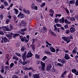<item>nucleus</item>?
<instances>
[{
  "instance_id": "1",
  "label": "nucleus",
  "mask_w": 78,
  "mask_h": 78,
  "mask_svg": "<svg viewBox=\"0 0 78 78\" xmlns=\"http://www.w3.org/2000/svg\"><path fill=\"white\" fill-rule=\"evenodd\" d=\"M62 39H63L64 41H66V43H69V42H70V39L66 37H62Z\"/></svg>"
},
{
  "instance_id": "2",
  "label": "nucleus",
  "mask_w": 78,
  "mask_h": 78,
  "mask_svg": "<svg viewBox=\"0 0 78 78\" xmlns=\"http://www.w3.org/2000/svg\"><path fill=\"white\" fill-rule=\"evenodd\" d=\"M26 55L27 51H25V52L22 55V58L23 61H25L27 58Z\"/></svg>"
},
{
  "instance_id": "3",
  "label": "nucleus",
  "mask_w": 78,
  "mask_h": 78,
  "mask_svg": "<svg viewBox=\"0 0 78 78\" xmlns=\"http://www.w3.org/2000/svg\"><path fill=\"white\" fill-rule=\"evenodd\" d=\"M73 27H71L70 28V32L71 33H73V32H75V28L76 27L74 25H72Z\"/></svg>"
},
{
  "instance_id": "4",
  "label": "nucleus",
  "mask_w": 78,
  "mask_h": 78,
  "mask_svg": "<svg viewBox=\"0 0 78 78\" xmlns=\"http://www.w3.org/2000/svg\"><path fill=\"white\" fill-rule=\"evenodd\" d=\"M18 18H24L25 17V16H24V14H23V13H22L21 12H20L19 14L17 16Z\"/></svg>"
},
{
  "instance_id": "5",
  "label": "nucleus",
  "mask_w": 78,
  "mask_h": 78,
  "mask_svg": "<svg viewBox=\"0 0 78 78\" xmlns=\"http://www.w3.org/2000/svg\"><path fill=\"white\" fill-rule=\"evenodd\" d=\"M51 68V65L50 64H49L46 66V70L49 72L50 70V69Z\"/></svg>"
},
{
  "instance_id": "6",
  "label": "nucleus",
  "mask_w": 78,
  "mask_h": 78,
  "mask_svg": "<svg viewBox=\"0 0 78 78\" xmlns=\"http://www.w3.org/2000/svg\"><path fill=\"white\" fill-rule=\"evenodd\" d=\"M41 66L42 67L43 71H45V63L44 62H43L42 61L41 62Z\"/></svg>"
},
{
  "instance_id": "7",
  "label": "nucleus",
  "mask_w": 78,
  "mask_h": 78,
  "mask_svg": "<svg viewBox=\"0 0 78 78\" xmlns=\"http://www.w3.org/2000/svg\"><path fill=\"white\" fill-rule=\"evenodd\" d=\"M64 58L66 60H68L71 58L69 56V54L66 53L65 54Z\"/></svg>"
},
{
  "instance_id": "8",
  "label": "nucleus",
  "mask_w": 78,
  "mask_h": 78,
  "mask_svg": "<svg viewBox=\"0 0 78 78\" xmlns=\"http://www.w3.org/2000/svg\"><path fill=\"white\" fill-rule=\"evenodd\" d=\"M21 25H22V26H23V27H26L27 25V22L23 21H21Z\"/></svg>"
},
{
  "instance_id": "9",
  "label": "nucleus",
  "mask_w": 78,
  "mask_h": 78,
  "mask_svg": "<svg viewBox=\"0 0 78 78\" xmlns=\"http://www.w3.org/2000/svg\"><path fill=\"white\" fill-rule=\"evenodd\" d=\"M33 56V54L30 51L28 53V54L27 55V58H31Z\"/></svg>"
},
{
  "instance_id": "10",
  "label": "nucleus",
  "mask_w": 78,
  "mask_h": 78,
  "mask_svg": "<svg viewBox=\"0 0 78 78\" xmlns=\"http://www.w3.org/2000/svg\"><path fill=\"white\" fill-rule=\"evenodd\" d=\"M27 29V28H25L24 29H22L21 30V32H20L21 34H22V35H25V32H24V31H25Z\"/></svg>"
},
{
  "instance_id": "11",
  "label": "nucleus",
  "mask_w": 78,
  "mask_h": 78,
  "mask_svg": "<svg viewBox=\"0 0 78 78\" xmlns=\"http://www.w3.org/2000/svg\"><path fill=\"white\" fill-rule=\"evenodd\" d=\"M2 40H3L5 42H8L9 41L8 39H7V38H6V37H2Z\"/></svg>"
},
{
  "instance_id": "12",
  "label": "nucleus",
  "mask_w": 78,
  "mask_h": 78,
  "mask_svg": "<svg viewBox=\"0 0 78 78\" xmlns=\"http://www.w3.org/2000/svg\"><path fill=\"white\" fill-rule=\"evenodd\" d=\"M54 31H55L56 32H59V29L58 28L56 27V25H54Z\"/></svg>"
},
{
  "instance_id": "13",
  "label": "nucleus",
  "mask_w": 78,
  "mask_h": 78,
  "mask_svg": "<svg viewBox=\"0 0 78 78\" xmlns=\"http://www.w3.org/2000/svg\"><path fill=\"white\" fill-rule=\"evenodd\" d=\"M20 37L22 42H24L25 40L26 39V38L25 37H23L22 36H20Z\"/></svg>"
},
{
  "instance_id": "14",
  "label": "nucleus",
  "mask_w": 78,
  "mask_h": 78,
  "mask_svg": "<svg viewBox=\"0 0 78 78\" xmlns=\"http://www.w3.org/2000/svg\"><path fill=\"white\" fill-rule=\"evenodd\" d=\"M50 50L51 52H53V53H55L56 51L55 50V48H53L52 47H51L50 48Z\"/></svg>"
},
{
  "instance_id": "15",
  "label": "nucleus",
  "mask_w": 78,
  "mask_h": 78,
  "mask_svg": "<svg viewBox=\"0 0 78 78\" xmlns=\"http://www.w3.org/2000/svg\"><path fill=\"white\" fill-rule=\"evenodd\" d=\"M3 30H4L5 31H11V29H10L9 28H7L6 27H2Z\"/></svg>"
},
{
  "instance_id": "16",
  "label": "nucleus",
  "mask_w": 78,
  "mask_h": 78,
  "mask_svg": "<svg viewBox=\"0 0 78 78\" xmlns=\"http://www.w3.org/2000/svg\"><path fill=\"white\" fill-rule=\"evenodd\" d=\"M75 0H72V1H69V6H70V4H72L73 5V4H75Z\"/></svg>"
},
{
  "instance_id": "17",
  "label": "nucleus",
  "mask_w": 78,
  "mask_h": 78,
  "mask_svg": "<svg viewBox=\"0 0 78 78\" xmlns=\"http://www.w3.org/2000/svg\"><path fill=\"white\" fill-rule=\"evenodd\" d=\"M33 77L34 78H40L39 74H35L33 75Z\"/></svg>"
},
{
  "instance_id": "18",
  "label": "nucleus",
  "mask_w": 78,
  "mask_h": 78,
  "mask_svg": "<svg viewBox=\"0 0 78 78\" xmlns=\"http://www.w3.org/2000/svg\"><path fill=\"white\" fill-rule=\"evenodd\" d=\"M59 22L61 23H64V17H62V19L59 20Z\"/></svg>"
},
{
  "instance_id": "19",
  "label": "nucleus",
  "mask_w": 78,
  "mask_h": 78,
  "mask_svg": "<svg viewBox=\"0 0 78 78\" xmlns=\"http://www.w3.org/2000/svg\"><path fill=\"white\" fill-rule=\"evenodd\" d=\"M10 34L11 35H10V34H7L6 35V36L8 37L9 39H11V37H12V36H11L13 35V34L12 33H11Z\"/></svg>"
},
{
  "instance_id": "20",
  "label": "nucleus",
  "mask_w": 78,
  "mask_h": 78,
  "mask_svg": "<svg viewBox=\"0 0 78 78\" xmlns=\"http://www.w3.org/2000/svg\"><path fill=\"white\" fill-rule=\"evenodd\" d=\"M57 61L60 62H61L62 64H64V61L62 60V59H57Z\"/></svg>"
},
{
  "instance_id": "21",
  "label": "nucleus",
  "mask_w": 78,
  "mask_h": 78,
  "mask_svg": "<svg viewBox=\"0 0 78 78\" xmlns=\"http://www.w3.org/2000/svg\"><path fill=\"white\" fill-rule=\"evenodd\" d=\"M23 11L25 12V13H26L27 14H30V12L29 10H26L25 9H24L23 10Z\"/></svg>"
},
{
  "instance_id": "22",
  "label": "nucleus",
  "mask_w": 78,
  "mask_h": 78,
  "mask_svg": "<svg viewBox=\"0 0 78 78\" xmlns=\"http://www.w3.org/2000/svg\"><path fill=\"white\" fill-rule=\"evenodd\" d=\"M65 23L70 25L71 23V22L67 20L66 19L65 20Z\"/></svg>"
},
{
  "instance_id": "23",
  "label": "nucleus",
  "mask_w": 78,
  "mask_h": 78,
  "mask_svg": "<svg viewBox=\"0 0 78 78\" xmlns=\"http://www.w3.org/2000/svg\"><path fill=\"white\" fill-rule=\"evenodd\" d=\"M50 33H51V35L53 36H56V34L53 32H52L51 30L50 31Z\"/></svg>"
},
{
  "instance_id": "24",
  "label": "nucleus",
  "mask_w": 78,
  "mask_h": 78,
  "mask_svg": "<svg viewBox=\"0 0 78 78\" xmlns=\"http://www.w3.org/2000/svg\"><path fill=\"white\" fill-rule=\"evenodd\" d=\"M20 32L19 31L17 34H15L14 35V36L15 37H16V36H19V34H20Z\"/></svg>"
},
{
  "instance_id": "25",
  "label": "nucleus",
  "mask_w": 78,
  "mask_h": 78,
  "mask_svg": "<svg viewBox=\"0 0 78 78\" xmlns=\"http://www.w3.org/2000/svg\"><path fill=\"white\" fill-rule=\"evenodd\" d=\"M13 10L15 11L16 14H18V13H19V11L18 10H17L16 9H14Z\"/></svg>"
},
{
  "instance_id": "26",
  "label": "nucleus",
  "mask_w": 78,
  "mask_h": 78,
  "mask_svg": "<svg viewBox=\"0 0 78 78\" xmlns=\"http://www.w3.org/2000/svg\"><path fill=\"white\" fill-rule=\"evenodd\" d=\"M32 49L33 51H34L35 50V45L34 44H33L32 45Z\"/></svg>"
},
{
  "instance_id": "27",
  "label": "nucleus",
  "mask_w": 78,
  "mask_h": 78,
  "mask_svg": "<svg viewBox=\"0 0 78 78\" xmlns=\"http://www.w3.org/2000/svg\"><path fill=\"white\" fill-rule=\"evenodd\" d=\"M4 4L5 6H9L8 3L7 2H4Z\"/></svg>"
},
{
  "instance_id": "28",
  "label": "nucleus",
  "mask_w": 78,
  "mask_h": 78,
  "mask_svg": "<svg viewBox=\"0 0 78 78\" xmlns=\"http://www.w3.org/2000/svg\"><path fill=\"white\" fill-rule=\"evenodd\" d=\"M70 20H73V21H75V18L73 17H70L69 19Z\"/></svg>"
},
{
  "instance_id": "29",
  "label": "nucleus",
  "mask_w": 78,
  "mask_h": 78,
  "mask_svg": "<svg viewBox=\"0 0 78 78\" xmlns=\"http://www.w3.org/2000/svg\"><path fill=\"white\" fill-rule=\"evenodd\" d=\"M66 73H67V71H65L62 73V77L63 78H64V75H65V74H66Z\"/></svg>"
},
{
  "instance_id": "30",
  "label": "nucleus",
  "mask_w": 78,
  "mask_h": 78,
  "mask_svg": "<svg viewBox=\"0 0 78 78\" xmlns=\"http://www.w3.org/2000/svg\"><path fill=\"white\" fill-rule=\"evenodd\" d=\"M49 12L50 13H51V14H54V11L52 9H50L49 10Z\"/></svg>"
},
{
  "instance_id": "31",
  "label": "nucleus",
  "mask_w": 78,
  "mask_h": 78,
  "mask_svg": "<svg viewBox=\"0 0 78 78\" xmlns=\"http://www.w3.org/2000/svg\"><path fill=\"white\" fill-rule=\"evenodd\" d=\"M14 4H11L10 5L7 9V10H9L10 9V8H12V5H13Z\"/></svg>"
},
{
  "instance_id": "32",
  "label": "nucleus",
  "mask_w": 78,
  "mask_h": 78,
  "mask_svg": "<svg viewBox=\"0 0 78 78\" xmlns=\"http://www.w3.org/2000/svg\"><path fill=\"white\" fill-rule=\"evenodd\" d=\"M12 58L13 59H16V61H19V59L17 58V57H16V56H13Z\"/></svg>"
},
{
  "instance_id": "33",
  "label": "nucleus",
  "mask_w": 78,
  "mask_h": 78,
  "mask_svg": "<svg viewBox=\"0 0 78 78\" xmlns=\"http://www.w3.org/2000/svg\"><path fill=\"white\" fill-rule=\"evenodd\" d=\"M76 71V69H72V72L73 73H75Z\"/></svg>"
},
{
  "instance_id": "34",
  "label": "nucleus",
  "mask_w": 78,
  "mask_h": 78,
  "mask_svg": "<svg viewBox=\"0 0 78 78\" xmlns=\"http://www.w3.org/2000/svg\"><path fill=\"white\" fill-rule=\"evenodd\" d=\"M46 4L45 3H43L41 5V8H43V7H44V6H45Z\"/></svg>"
},
{
  "instance_id": "35",
  "label": "nucleus",
  "mask_w": 78,
  "mask_h": 78,
  "mask_svg": "<svg viewBox=\"0 0 78 78\" xmlns=\"http://www.w3.org/2000/svg\"><path fill=\"white\" fill-rule=\"evenodd\" d=\"M56 25L58 27H61V25L59 23H56Z\"/></svg>"
},
{
  "instance_id": "36",
  "label": "nucleus",
  "mask_w": 78,
  "mask_h": 78,
  "mask_svg": "<svg viewBox=\"0 0 78 78\" xmlns=\"http://www.w3.org/2000/svg\"><path fill=\"white\" fill-rule=\"evenodd\" d=\"M10 21V20H9V19H7L6 20V23L7 24H8Z\"/></svg>"
},
{
  "instance_id": "37",
  "label": "nucleus",
  "mask_w": 78,
  "mask_h": 78,
  "mask_svg": "<svg viewBox=\"0 0 78 78\" xmlns=\"http://www.w3.org/2000/svg\"><path fill=\"white\" fill-rule=\"evenodd\" d=\"M51 71L53 72H55V71H56V70L55 69V68H52L51 69Z\"/></svg>"
},
{
  "instance_id": "38",
  "label": "nucleus",
  "mask_w": 78,
  "mask_h": 78,
  "mask_svg": "<svg viewBox=\"0 0 78 78\" xmlns=\"http://www.w3.org/2000/svg\"><path fill=\"white\" fill-rule=\"evenodd\" d=\"M3 15H0V19L1 20H2L3 19Z\"/></svg>"
},
{
  "instance_id": "39",
  "label": "nucleus",
  "mask_w": 78,
  "mask_h": 78,
  "mask_svg": "<svg viewBox=\"0 0 78 78\" xmlns=\"http://www.w3.org/2000/svg\"><path fill=\"white\" fill-rule=\"evenodd\" d=\"M43 31L44 33L47 31V29H46V28L45 27H43Z\"/></svg>"
},
{
  "instance_id": "40",
  "label": "nucleus",
  "mask_w": 78,
  "mask_h": 78,
  "mask_svg": "<svg viewBox=\"0 0 78 78\" xmlns=\"http://www.w3.org/2000/svg\"><path fill=\"white\" fill-rule=\"evenodd\" d=\"M55 23H58V22H59V20H58V19H56V18H55Z\"/></svg>"
},
{
  "instance_id": "41",
  "label": "nucleus",
  "mask_w": 78,
  "mask_h": 78,
  "mask_svg": "<svg viewBox=\"0 0 78 78\" xmlns=\"http://www.w3.org/2000/svg\"><path fill=\"white\" fill-rule=\"evenodd\" d=\"M12 78H19V77H18V76L16 75H14L12 76Z\"/></svg>"
},
{
  "instance_id": "42",
  "label": "nucleus",
  "mask_w": 78,
  "mask_h": 78,
  "mask_svg": "<svg viewBox=\"0 0 78 78\" xmlns=\"http://www.w3.org/2000/svg\"><path fill=\"white\" fill-rule=\"evenodd\" d=\"M35 58L37 59H39V55H38L37 54L35 55Z\"/></svg>"
},
{
  "instance_id": "43",
  "label": "nucleus",
  "mask_w": 78,
  "mask_h": 78,
  "mask_svg": "<svg viewBox=\"0 0 78 78\" xmlns=\"http://www.w3.org/2000/svg\"><path fill=\"white\" fill-rule=\"evenodd\" d=\"M4 68L3 67H2V68L1 69V72L2 73H4Z\"/></svg>"
},
{
  "instance_id": "44",
  "label": "nucleus",
  "mask_w": 78,
  "mask_h": 78,
  "mask_svg": "<svg viewBox=\"0 0 78 78\" xmlns=\"http://www.w3.org/2000/svg\"><path fill=\"white\" fill-rule=\"evenodd\" d=\"M70 33V30H66V34H69Z\"/></svg>"
},
{
  "instance_id": "45",
  "label": "nucleus",
  "mask_w": 78,
  "mask_h": 78,
  "mask_svg": "<svg viewBox=\"0 0 78 78\" xmlns=\"http://www.w3.org/2000/svg\"><path fill=\"white\" fill-rule=\"evenodd\" d=\"M57 66H63V65H62L61 64L59 63H57Z\"/></svg>"
},
{
  "instance_id": "46",
  "label": "nucleus",
  "mask_w": 78,
  "mask_h": 78,
  "mask_svg": "<svg viewBox=\"0 0 78 78\" xmlns=\"http://www.w3.org/2000/svg\"><path fill=\"white\" fill-rule=\"evenodd\" d=\"M64 27L66 29L67 28H68V27H69V26H68V24H66L64 26Z\"/></svg>"
},
{
  "instance_id": "47",
  "label": "nucleus",
  "mask_w": 78,
  "mask_h": 78,
  "mask_svg": "<svg viewBox=\"0 0 78 78\" xmlns=\"http://www.w3.org/2000/svg\"><path fill=\"white\" fill-rule=\"evenodd\" d=\"M29 70H32L33 71V72H34V71H35L34 70H33V67H31L29 68Z\"/></svg>"
},
{
  "instance_id": "48",
  "label": "nucleus",
  "mask_w": 78,
  "mask_h": 78,
  "mask_svg": "<svg viewBox=\"0 0 78 78\" xmlns=\"http://www.w3.org/2000/svg\"><path fill=\"white\" fill-rule=\"evenodd\" d=\"M47 58V56H44L43 58L42 59L43 60L45 61V59H46Z\"/></svg>"
},
{
  "instance_id": "49",
  "label": "nucleus",
  "mask_w": 78,
  "mask_h": 78,
  "mask_svg": "<svg viewBox=\"0 0 78 78\" xmlns=\"http://www.w3.org/2000/svg\"><path fill=\"white\" fill-rule=\"evenodd\" d=\"M10 68H12L14 66V63H11L10 64Z\"/></svg>"
},
{
  "instance_id": "50",
  "label": "nucleus",
  "mask_w": 78,
  "mask_h": 78,
  "mask_svg": "<svg viewBox=\"0 0 78 78\" xmlns=\"http://www.w3.org/2000/svg\"><path fill=\"white\" fill-rule=\"evenodd\" d=\"M36 63L37 64H39L40 63V61L39 60H37L36 61Z\"/></svg>"
},
{
  "instance_id": "51",
  "label": "nucleus",
  "mask_w": 78,
  "mask_h": 78,
  "mask_svg": "<svg viewBox=\"0 0 78 78\" xmlns=\"http://www.w3.org/2000/svg\"><path fill=\"white\" fill-rule=\"evenodd\" d=\"M19 64L20 65H21L22 64V62L20 59V61H19Z\"/></svg>"
},
{
  "instance_id": "52",
  "label": "nucleus",
  "mask_w": 78,
  "mask_h": 78,
  "mask_svg": "<svg viewBox=\"0 0 78 78\" xmlns=\"http://www.w3.org/2000/svg\"><path fill=\"white\" fill-rule=\"evenodd\" d=\"M24 50H25V48H24V47H22L21 48V51H24Z\"/></svg>"
},
{
  "instance_id": "53",
  "label": "nucleus",
  "mask_w": 78,
  "mask_h": 78,
  "mask_svg": "<svg viewBox=\"0 0 78 78\" xmlns=\"http://www.w3.org/2000/svg\"><path fill=\"white\" fill-rule=\"evenodd\" d=\"M39 70H43V69L42 68V67L39 66Z\"/></svg>"
},
{
  "instance_id": "54",
  "label": "nucleus",
  "mask_w": 78,
  "mask_h": 78,
  "mask_svg": "<svg viewBox=\"0 0 78 78\" xmlns=\"http://www.w3.org/2000/svg\"><path fill=\"white\" fill-rule=\"evenodd\" d=\"M31 8L33 9H34V4L33 3L32 4Z\"/></svg>"
},
{
  "instance_id": "55",
  "label": "nucleus",
  "mask_w": 78,
  "mask_h": 78,
  "mask_svg": "<svg viewBox=\"0 0 78 78\" xmlns=\"http://www.w3.org/2000/svg\"><path fill=\"white\" fill-rule=\"evenodd\" d=\"M55 51L56 53H58V52H59V48H57V49L55 50Z\"/></svg>"
},
{
  "instance_id": "56",
  "label": "nucleus",
  "mask_w": 78,
  "mask_h": 78,
  "mask_svg": "<svg viewBox=\"0 0 78 78\" xmlns=\"http://www.w3.org/2000/svg\"><path fill=\"white\" fill-rule=\"evenodd\" d=\"M24 70H29V68L26 67H25L24 68Z\"/></svg>"
},
{
  "instance_id": "57",
  "label": "nucleus",
  "mask_w": 78,
  "mask_h": 78,
  "mask_svg": "<svg viewBox=\"0 0 78 78\" xmlns=\"http://www.w3.org/2000/svg\"><path fill=\"white\" fill-rule=\"evenodd\" d=\"M76 6H78V0H76Z\"/></svg>"
},
{
  "instance_id": "58",
  "label": "nucleus",
  "mask_w": 78,
  "mask_h": 78,
  "mask_svg": "<svg viewBox=\"0 0 78 78\" xmlns=\"http://www.w3.org/2000/svg\"><path fill=\"white\" fill-rule=\"evenodd\" d=\"M22 64H23V65H26V64H27V62H23Z\"/></svg>"
},
{
  "instance_id": "59",
  "label": "nucleus",
  "mask_w": 78,
  "mask_h": 78,
  "mask_svg": "<svg viewBox=\"0 0 78 78\" xmlns=\"http://www.w3.org/2000/svg\"><path fill=\"white\" fill-rule=\"evenodd\" d=\"M48 55H52V53L48 51Z\"/></svg>"
},
{
  "instance_id": "60",
  "label": "nucleus",
  "mask_w": 78,
  "mask_h": 78,
  "mask_svg": "<svg viewBox=\"0 0 78 78\" xmlns=\"http://www.w3.org/2000/svg\"><path fill=\"white\" fill-rule=\"evenodd\" d=\"M0 34L1 35H4V33L2 31H0Z\"/></svg>"
},
{
  "instance_id": "61",
  "label": "nucleus",
  "mask_w": 78,
  "mask_h": 78,
  "mask_svg": "<svg viewBox=\"0 0 78 78\" xmlns=\"http://www.w3.org/2000/svg\"><path fill=\"white\" fill-rule=\"evenodd\" d=\"M74 73L76 75H78V71H76V72H75V73Z\"/></svg>"
},
{
  "instance_id": "62",
  "label": "nucleus",
  "mask_w": 78,
  "mask_h": 78,
  "mask_svg": "<svg viewBox=\"0 0 78 78\" xmlns=\"http://www.w3.org/2000/svg\"><path fill=\"white\" fill-rule=\"evenodd\" d=\"M34 9H35V10H37V7L36 6H35Z\"/></svg>"
},
{
  "instance_id": "63",
  "label": "nucleus",
  "mask_w": 78,
  "mask_h": 78,
  "mask_svg": "<svg viewBox=\"0 0 78 78\" xmlns=\"http://www.w3.org/2000/svg\"><path fill=\"white\" fill-rule=\"evenodd\" d=\"M22 9V7L20 6L19 7V9L20 11H21Z\"/></svg>"
},
{
  "instance_id": "64",
  "label": "nucleus",
  "mask_w": 78,
  "mask_h": 78,
  "mask_svg": "<svg viewBox=\"0 0 78 78\" xmlns=\"http://www.w3.org/2000/svg\"><path fill=\"white\" fill-rule=\"evenodd\" d=\"M0 8H1V9H3V8H4V6L3 5H1V6H0Z\"/></svg>"
}]
</instances>
